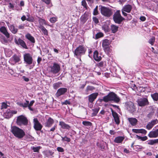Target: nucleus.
<instances>
[{
  "label": "nucleus",
  "mask_w": 158,
  "mask_h": 158,
  "mask_svg": "<svg viewBox=\"0 0 158 158\" xmlns=\"http://www.w3.org/2000/svg\"><path fill=\"white\" fill-rule=\"evenodd\" d=\"M0 31L7 38L10 37V34L5 27L3 26L0 27Z\"/></svg>",
  "instance_id": "412c9836"
},
{
  "label": "nucleus",
  "mask_w": 158,
  "mask_h": 158,
  "mask_svg": "<svg viewBox=\"0 0 158 158\" xmlns=\"http://www.w3.org/2000/svg\"><path fill=\"white\" fill-rule=\"evenodd\" d=\"M81 5L83 6L84 8H87V6L85 1V0H82L81 2Z\"/></svg>",
  "instance_id": "8fccbe9b"
},
{
  "label": "nucleus",
  "mask_w": 158,
  "mask_h": 158,
  "mask_svg": "<svg viewBox=\"0 0 158 158\" xmlns=\"http://www.w3.org/2000/svg\"><path fill=\"white\" fill-rule=\"evenodd\" d=\"M102 100L105 102L112 101L118 103L119 102L120 99L113 92H111L107 95L103 97Z\"/></svg>",
  "instance_id": "f257e3e1"
},
{
  "label": "nucleus",
  "mask_w": 158,
  "mask_h": 158,
  "mask_svg": "<svg viewBox=\"0 0 158 158\" xmlns=\"http://www.w3.org/2000/svg\"><path fill=\"white\" fill-rule=\"evenodd\" d=\"M54 123V121L53 119L51 117H49L46 123H45V126L48 127H51Z\"/></svg>",
  "instance_id": "5701e85b"
},
{
  "label": "nucleus",
  "mask_w": 158,
  "mask_h": 158,
  "mask_svg": "<svg viewBox=\"0 0 158 158\" xmlns=\"http://www.w3.org/2000/svg\"><path fill=\"white\" fill-rule=\"evenodd\" d=\"M28 119L25 116L21 115L17 117L16 123L18 125H27L28 124Z\"/></svg>",
  "instance_id": "7ed1b4c3"
},
{
  "label": "nucleus",
  "mask_w": 158,
  "mask_h": 158,
  "mask_svg": "<svg viewBox=\"0 0 158 158\" xmlns=\"http://www.w3.org/2000/svg\"><path fill=\"white\" fill-rule=\"evenodd\" d=\"M95 89V88L92 86H88L86 88V92H88L89 91Z\"/></svg>",
  "instance_id": "c03bdc74"
},
{
  "label": "nucleus",
  "mask_w": 158,
  "mask_h": 158,
  "mask_svg": "<svg viewBox=\"0 0 158 158\" xmlns=\"http://www.w3.org/2000/svg\"><path fill=\"white\" fill-rule=\"evenodd\" d=\"M128 120L132 126H135L137 123V120L135 118H129Z\"/></svg>",
  "instance_id": "b1692460"
},
{
  "label": "nucleus",
  "mask_w": 158,
  "mask_h": 158,
  "mask_svg": "<svg viewBox=\"0 0 158 158\" xmlns=\"http://www.w3.org/2000/svg\"><path fill=\"white\" fill-rule=\"evenodd\" d=\"M127 110L131 113H133L135 110L134 104L131 102H128L125 104Z\"/></svg>",
  "instance_id": "6e6552de"
},
{
  "label": "nucleus",
  "mask_w": 158,
  "mask_h": 158,
  "mask_svg": "<svg viewBox=\"0 0 158 158\" xmlns=\"http://www.w3.org/2000/svg\"><path fill=\"white\" fill-rule=\"evenodd\" d=\"M51 73L53 74L58 73L60 70V66L59 64L54 63L52 66L50 67Z\"/></svg>",
  "instance_id": "1a4fd4ad"
},
{
  "label": "nucleus",
  "mask_w": 158,
  "mask_h": 158,
  "mask_svg": "<svg viewBox=\"0 0 158 158\" xmlns=\"http://www.w3.org/2000/svg\"><path fill=\"white\" fill-rule=\"evenodd\" d=\"M140 19L142 21H144L146 20V18L144 16H141L140 18Z\"/></svg>",
  "instance_id": "0e129e2a"
},
{
  "label": "nucleus",
  "mask_w": 158,
  "mask_h": 158,
  "mask_svg": "<svg viewBox=\"0 0 158 158\" xmlns=\"http://www.w3.org/2000/svg\"><path fill=\"white\" fill-rule=\"evenodd\" d=\"M111 111L112 116L114 118L115 122L117 124L119 123V119L118 114L114 111L112 109H111Z\"/></svg>",
  "instance_id": "6ab92c4d"
},
{
  "label": "nucleus",
  "mask_w": 158,
  "mask_h": 158,
  "mask_svg": "<svg viewBox=\"0 0 158 158\" xmlns=\"http://www.w3.org/2000/svg\"><path fill=\"white\" fill-rule=\"evenodd\" d=\"M5 115L6 116V118H10L12 116L10 112V110H7L5 113Z\"/></svg>",
  "instance_id": "e433bc0d"
},
{
  "label": "nucleus",
  "mask_w": 158,
  "mask_h": 158,
  "mask_svg": "<svg viewBox=\"0 0 158 158\" xmlns=\"http://www.w3.org/2000/svg\"><path fill=\"white\" fill-rule=\"evenodd\" d=\"M100 11L102 15L108 17L110 16L112 14L110 9L105 6H101L100 8Z\"/></svg>",
  "instance_id": "423d86ee"
},
{
  "label": "nucleus",
  "mask_w": 158,
  "mask_h": 158,
  "mask_svg": "<svg viewBox=\"0 0 158 158\" xmlns=\"http://www.w3.org/2000/svg\"><path fill=\"white\" fill-rule=\"evenodd\" d=\"M148 136L150 138H156L158 136V129L154 130V129L150 132Z\"/></svg>",
  "instance_id": "f3484780"
},
{
  "label": "nucleus",
  "mask_w": 158,
  "mask_h": 158,
  "mask_svg": "<svg viewBox=\"0 0 158 158\" xmlns=\"http://www.w3.org/2000/svg\"><path fill=\"white\" fill-rule=\"evenodd\" d=\"M136 138L138 139H140L141 140L143 141H144L147 139L148 138L147 136H145L143 137H141L140 136H139L138 135H136Z\"/></svg>",
  "instance_id": "4c0bfd02"
},
{
  "label": "nucleus",
  "mask_w": 158,
  "mask_h": 158,
  "mask_svg": "<svg viewBox=\"0 0 158 158\" xmlns=\"http://www.w3.org/2000/svg\"><path fill=\"white\" fill-rule=\"evenodd\" d=\"M102 29L106 32H108L109 31L110 28L106 24H105L103 25L102 27Z\"/></svg>",
  "instance_id": "f704fd0d"
},
{
  "label": "nucleus",
  "mask_w": 158,
  "mask_h": 158,
  "mask_svg": "<svg viewBox=\"0 0 158 158\" xmlns=\"http://www.w3.org/2000/svg\"><path fill=\"white\" fill-rule=\"evenodd\" d=\"M126 16H127L126 20L127 21L130 20L132 19V16L130 14H127V15Z\"/></svg>",
  "instance_id": "5fc2aeb1"
},
{
  "label": "nucleus",
  "mask_w": 158,
  "mask_h": 158,
  "mask_svg": "<svg viewBox=\"0 0 158 158\" xmlns=\"http://www.w3.org/2000/svg\"><path fill=\"white\" fill-rule=\"evenodd\" d=\"M20 57L17 55L15 54L13 55L10 59V61L13 63H16L20 61Z\"/></svg>",
  "instance_id": "aec40b11"
},
{
  "label": "nucleus",
  "mask_w": 158,
  "mask_h": 158,
  "mask_svg": "<svg viewBox=\"0 0 158 158\" xmlns=\"http://www.w3.org/2000/svg\"><path fill=\"white\" fill-rule=\"evenodd\" d=\"M34 127L36 131H40L42 127V125L39 122L37 118L33 119Z\"/></svg>",
  "instance_id": "f8f14e48"
},
{
  "label": "nucleus",
  "mask_w": 158,
  "mask_h": 158,
  "mask_svg": "<svg viewBox=\"0 0 158 158\" xmlns=\"http://www.w3.org/2000/svg\"><path fill=\"white\" fill-rule=\"evenodd\" d=\"M0 40L1 42L3 44H5L7 43V41L6 39L3 36L0 39Z\"/></svg>",
  "instance_id": "09e8293b"
},
{
  "label": "nucleus",
  "mask_w": 158,
  "mask_h": 158,
  "mask_svg": "<svg viewBox=\"0 0 158 158\" xmlns=\"http://www.w3.org/2000/svg\"><path fill=\"white\" fill-rule=\"evenodd\" d=\"M15 42L16 44L17 45H20L23 48L27 49V47L25 42L20 38H19L18 40L16 39H15Z\"/></svg>",
  "instance_id": "4468645a"
},
{
  "label": "nucleus",
  "mask_w": 158,
  "mask_h": 158,
  "mask_svg": "<svg viewBox=\"0 0 158 158\" xmlns=\"http://www.w3.org/2000/svg\"><path fill=\"white\" fill-rule=\"evenodd\" d=\"M27 39H28L32 43L35 42V40L34 38L29 33L27 34L25 36Z\"/></svg>",
  "instance_id": "cd10ccee"
},
{
  "label": "nucleus",
  "mask_w": 158,
  "mask_h": 158,
  "mask_svg": "<svg viewBox=\"0 0 158 158\" xmlns=\"http://www.w3.org/2000/svg\"><path fill=\"white\" fill-rule=\"evenodd\" d=\"M110 44V41L107 39L103 40L102 43V46L105 51L109 50V45Z\"/></svg>",
  "instance_id": "2eb2a0df"
},
{
  "label": "nucleus",
  "mask_w": 158,
  "mask_h": 158,
  "mask_svg": "<svg viewBox=\"0 0 158 158\" xmlns=\"http://www.w3.org/2000/svg\"><path fill=\"white\" fill-rule=\"evenodd\" d=\"M118 27L114 25H112L110 26V29L113 33H116L118 30Z\"/></svg>",
  "instance_id": "2f4dec72"
},
{
  "label": "nucleus",
  "mask_w": 158,
  "mask_h": 158,
  "mask_svg": "<svg viewBox=\"0 0 158 158\" xmlns=\"http://www.w3.org/2000/svg\"><path fill=\"white\" fill-rule=\"evenodd\" d=\"M132 131L136 133H142L145 135L147 133V131L144 129H132Z\"/></svg>",
  "instance_id": "4be33fe9"
},
{
  "label": "nucleus",
  "mask_w": 158,
  "mask_h": 158,
  "mask_svg": "<svg viewBox=\"0 0 158 158\" xmlns=\"http://www.w3.org/2000/svg\"><path fill=\"white\" fill-rule=\"evenodd\" d=\"M153 114H154L153 112H151L150 113H149L147 115V117H148L149 118H150L152 117Z\"/></svg>",
  "instance_id": "13d9d810"
},
{
  "label": "nucleus",
  "mask_w": 158,
  "mask_h": 158,
  "mask_svg": "<svg viewBox=\"0 0 158 158\" xmlns=\"http://www.w3.org/2000/svg\"><path fill=\"white\" fill-rule=\"evenodd\" d=\"M59 125L63 129H69L70 128V127L69 125L66 124L63 121L59 122Z\"/></svg>",
  "instance_id": "393cba45"
},
{
  "label": "nucleus",
  "mask_w": 158,
  "mask_h": 158,
  "mask_svg": "<svg viewBox=\"0 0 158 158\" xmlns=\"http://www.w3.org/2000/svg\"><path fill=\"white\" fill-rule=\"evenodd\" d=\"M82 124L85 126H90L92 125V123L90 122L87 121H83Z\"/></svg>",
  "instance_id": "37998d69"
},
{
  "label": "nucleus",
  "mask_w": 158,
  "mask_h": 158,
  "mask_svg": "<svg viewBox=\"0 0 158 158\" xmlns=\"http://www.w3.org/2000/svg\"><path fill=\"white\" fill-rule=\"evenodd\" d=\"M31 148V149L33 150L34 152H38L41 147L40 146H38L36 147H32Z\"/></svg>",
  "instance_id": "ea45409f"
},
{
  "label": "nucleus",
  "mask_w": 158,
  "mask_h": 158,
  "mask_svg": "<svg viewBox=\"0 0 158 158\" xmlns=\"http://www.w3.org/2000/svg\"><path fill=\"white\" fill-rule=\"evenodd\" d=\"M158 121L157 119L152 120L151 122L148 123L146 125V128L148 130H150L155 125L158 123Z\"/></svg>",
  "instance_id": "dca6fc26"
},
{
  "label": "nucleus",
  "mask_w": 158,
  "mask_h": 158,
  "mask_svg": "<svg viewBox=\"0 0 158 158\" xmlns=\"http://www.w3.org/2000/svg\"><path fill=\"white\" fill-rule=\"evenodd\" d=\"M98 14V6H96L95 8L94 9L93 12V14L94 15H97Z\"/></svg>",
  "instance_id": "79ce46f5"
},
{
  "label": "nucleus",
  "mask_w": 158,
  "mask_h": 158,
  "mask_svg": "<svg viewBox=\"0 0 158 158\" xmlns=\"http://www.w3.org/2000/svg\"><path fill=\"white\" fill-rule=\"evenodd\" d=\"M44 155L47 157L50 156H52L54 153V152L50 150H46L43 152Z\"/></svg>",
  "instance_id": "c756f323"
},
{
  "label": "nucleus",
  "mask_w": 158,
  "mask_h": 158,
  "mask_svg": "<svg viewBox=\"0 0 158 158\" xmlns=\"http://www.w3.org/2000/svg\"><path fill=\"white\" fill-rule=\"evenodd\" d=\"M8 7L9 8L12 9V10L14 9V6L11 3H9Z\"/></svg>",
  "instance_id": "4d7b16f0"
},
{
  "label": "nucleus",
  "mask_w": 158,
  "mask_h": 158,
  "mask_svg": "<svg viewBox=\"0 0 158 158\" xmlns=\"http://www.w3.org/2000/svg\"><path fill=\"white\" fill-rule=\"evenodd\" d=\"M57 18L56 17L51 18L50 19L49 21L52 23H55L57 21Z\"/></svg>",
  "instance_id": "de8ad7c7"
},
{
  "label": "nucleus",
  "mask_w": 158,
  "mask_h": 158,
  "mask_svg": "<svg viewBox=\"0 0 158 158\" xmlns=\"http://www.w3.org/2000/svg\"><path fill=\"white\" fill-rule=\"evenodd\" d=\"M9 29L10 31L14 34H15L18 31V29L15 28L13 25H11L9 27Z\"/></svg>",
  "instance_id": "c85d7f7f"
},
{
  "label": "nucleus",
  "mask_w": 158,
  "mask_h": 158,
  "mask_svg": "<svg viewBox=\"0 0 158 158\" xmlns=\"http://www.w3.org/2000/svg\"><path fill=\"white\" fill-rule=\"evenodd\" d=\"M38 21L40 24V26H43V25H47V23L46 21L44 19L39 17Z\"/></svg>",
  "instance_id": "7c9ffc66"
},
{
  "label": "nucleus",
  "mask_w": 158,
  "mask_h": 158,
  "mask_svg": "<svg viewBox=\"0 0 158 158\" xmlns=\"http://www.w3.org/2000/svg\"><path fill=\"white\" fill-rule=\"evenodd\" d=\"M93 112L92 113L93 115V116H96L99 110V109L98 108H95L93 110Z\"/></svg>",
  "instance_id": "a18cd8bd"
},
{
  "label": "nucleus",
  "mask_w": 158,
  "mask_h": 158,
  "mask_svg": "<svg viewBox=\"0 0 158 158\" xmlns=\"http://www.w3.org/2000/svg\"><path fill=\"white\" fill-rule=\"evenodd\" d=\"M34 102V100H32L29 103H28V106H32Z\"/></svg>",
  "instance_id": "338daca9"
},
{
  "label": "nucleus",
  "mask_w": 158,
  "mask_h": 158,
  "mask_svg": "<svg viewBox=\"0 0 158 158\" xmlns=\"http://www.w3.org/2000/svg\"><path fill=\"white\" fill-rule=\"evenodd\" d=\"M93 57L94 59L97 61H99L101 59V57L98 56V52L97 51H95L94 53Z\"/></svg>",
  "instance_id": "a878e982"
},
{
  "label": "nucleus",
  "mask_w": 158,
  "mask_h": 158,
  "mask_svg": "<svg viewBox=\"0 0 158 158\" xmlns=\"http://www.w3.org/2000/svg\"><path fill=\"white\" fill-rule=\"evenodd\" d=\"M98 94V93H95L89 95L88 96L89 102L92 103L96 99Z\"/></svg>",
  "instance_id": "a211bd4d"
},
{
  "label": "nucleus",
  "mask_w": 158,
  "mask_h": 158,
  "mask_svg": "<svg viewBox=\"0 0 158 158\" xmlns=\"http://www.w3.org/2000/svg\"><path fill=\"white\" fill-rule=\"evenodd\" d=\"M124 138L121 136H118L115 138L114 141L117 143H120L123 140Z\"/></svg>",
  "instance_id": "bb28decb"
},
{
  "label": "nucleus",
  "mask_w": 158,
  "mask_h": 158,
  "mask_svg": "<svg viewBox=\"0 0 158 158\" xmlns=\"http://www.w3.org/2000/svg\"><path fill=\"white\" fill-rule=\"evenodd\" d=\"M62 104L64 105H70V102L69 100H66L64 102H62Z\"/></svg>",
  "instance_id": "bf43d9fd"
},
{
  "label": "nucleus",
  "mask_w": 158,
  "mask_h": 158,
  "mask_svg": "<svg viewBox=\"0 0 158 158\" xmlns=\"http://www.w3.org/2000/svg\"><path fill=\"white\" fill-rule=\"evenodd\" d=\"M113 19L116 23L119 24L121 23L122 21L125 20V19L121 16L119 10H117L114 13L113 15Z\"/></svg>",
  "instance_id": "20e7f679"
},
{
  "label": "nucleus",
  "mask_w": 158,
  "mask_h": 158,
  "mask_svg": "<svg viewBox=\"0 0 158 158\" xmlns=\"http://www.w3.org/2000/svg\"><path fill=\"white\" fill-rule=\"evenodd\" d=\"M86 51L85 48L83 46L80 45L75 49L74 54L75 56L80 57L81 55L85 54Z\"/></svg>",
  "instance_id": "39448f33"
},
{
  "label": "nucleus",
  "mask_w": 158,
  "mask_h": 158,
  "mask_svg": "<svg viewBox=\"0 0 158 158\" xmlns=\"http://www.w3.org/2000/svg\"><path fill=\"white\" fill-rule=\"evenodd\" d=\"M24 61L29 65L31 64L33 62V59L31 55L29 53H25L23 55Z\"/></svg>",
  "instance_id": "9b49d317"
},
{
  "label": "nucleus",
  "mask_w": 158,
  "mask_h": 158,
  "mask_svg": "<svg viewBox=\"0 0 158 158\" xmlns=\"http://www.w3.org/2000/svg\"><path fill=\"white\" fill-rule=\"evenodd\" d=\"M44 2L46 3L47 4H48L50 3V0H42Z\"/></svg>",
  "instance_id": "774afa93"
},
{
  "label": "nucleus",
  "mask_w": 158,
  "mask_h": 158,
  "mask_svg": "<svg viewBox=\"0 0 158 158\" xmlns=\"http://www.w3.org/2000/svg\"><path fill=\"white\" fill-rule=\"evenodd\" d=\"M10 112H11L12 116H13V114H16L17 113V111L15 110H10Z\"/></svg>",
  "instance_id": "e2e57ef3"
},
{
  "label": "nucleus",
  "mask_w": 158,
  "mask_h": 158,
  "mask_svg": "<svg viewBox=\"0 0 158 158\" xmlns=\"http://www.w3.org/2000/svg\"><path fill=\"white\" fill-rule=\"evenodd\" d=\"M155 37L152 36L149 39L148 41V43L151 44L152 45H153L155 41Z\"/></svg>",
  "instance_id": "a19ab883"
},
{
  "label": "nucleus",
  "mask_w": 158,
  "mask_h": 158,
  "mask_svg": "<svg viewBox=\"0 0 158 158\" xmlns=\"http://www.w3.org/2000/svg\"><path fill=\"white\" fill-rule=\"evenodd\" d=\"M132 8V6L131 5L127 4L125 5L121 10L122 14L124 16H126L127 15V14L125 12L129 13L131 12Z\"/></svg>",
  "instance_id": "0eeeda50"
},
{
  "label": "nucleus",
  "mask_w": 158,
  "mask_h": 158,
  "mask_svg": "<svg viewBox=\"0 0 158 158\" xmlns=\"http://www.w3.org/2000/svg\"><path fill=\"white\" fill-rule=\"evenodd\" d=\"M67 89L66 88H60L58 89L56 94V96L58 97L64 94L67 92Z\"/></svg>",
  "instance_id": "ddd939ff"
},
{
  "label": "nucleus",
  "mask_w": 158,
  "mask_h": 158,
  "mask_svg": "<svg viewBox=\"0 0 158 158\" xmlns=\"http://www.w3.org/2000/svg\"><path fill=\"white\" fill-rule=\"evenodd\" d=\"M29 102L28 101H26V102L24 103H23V107H27L28 106V105Z\"/></svg>",
  "instance_id": "603ef678"
},
{
  "label": "nucleus",
  "mask_w": 158,
  "mask_h": 158,
  "mask_svg": "<svg viewBox=\"0 0 158 158\" xmlns=\"http://www.w3.org/2000/svg\"><path fill=\"white\" fill-rule=\"evenodd\" d=\"M139 106H144L149 104L148 99L146 98H139L137 101Z\"/></svg>",
  "instance_id": "9d476101"
},
{
  "label": "nucleus",
  "mask_w": 158,
  "mask_h": 158,
  "mask_svg": "<svg viewBox=\"0 0 158 158\" xmlns=\"http://www.w3.org/2000/svg\"><path fill=\"white\" fill-rule=\"evenodd\" d=\"M147 143L148 144L150 145H153L155 144V142L154 139H150L147 141Z\"/></svg>",
  "instance_id": "49530a36"
},
{
  "label": "nucleus",
  "mask_w": 158,
  "mask_h": 158,
  "mask_svg": "<svg viewBox=\"0 0 158 158\" xmlns=\"http://www.w3.org/2000/svg\"><path fill=\"white\" fill-rule=\"evenodd\" d=\"M39 28L43 32L44 34L46 35H48V32L47 29L43 26H40Z\"/></svg>",
  "instance_id": "473e14b6"
},
{
  "label": "nucleus",
  "mask_w": 158,
  "mask_h": 158,
  "mask_svg": "<svg viewBox=\"0 0 158 158\" xmlns=\"http://www.w3.org/2000/svg\"><path fill=\"white\" fill-rule=\"evenodd\" d=\"M93 21L96 23H99V20L96 17H93Z\"/></svg>",
  "instance_id": "864d4df0"
},
{
  "label": "nucleus",
  "mask_w": 158,
  "mask_h": 158,
  "mask_svg": "<svg viewBox=\"0 0 158 158\" xmlns=\"http://www.w3.org/2000/svg\"><path fill=\"white\" fill-rule=\"evenodd\" d=\"M57 125H55L52 128L50 131H54L56 129V127Z\"/></svg>",
  "instance_id": "052dcab7"
},
{
  "label": "nucleus",
  "mask_w": 158,
  "mask_h": 158,
  "mask_svg": "<svg viewBox=\"0 0 158 158\" xmlns=\"http://www.w3.org/2000/svg\"><path fill=\"white\" fill-rule=\"evenodd\" d=\"M61 84L62 83L60 82L55 83L53 84V88L54 89H56L60 87Z\"/></svg>",
  "instance_id": "c9c22d12"
},
{
  "label": "nucleus",
  "mask_w": 158,
  "mask_h": 158,
  "mask_svg": "<svg viewBox=\"0 0 158 158\" xmlns=\"http://www.w3.org/2000/svg\"><path fill=\"white\" fill-rule=\"evenodd\" d=\"M11 132L15 136L19 139L23 138L25 135L23 130L16 126L11 127Z\"/></svg>",
  "instance_id": "f03ea898"
},
{
  "label": "nucleus",
  "mask_w": 158,
  "mask_h": 158,
  "mask_svg": "<svg viewBox=\"0 0 158 158\" xmlns=\"http://www.w3.org/2000/svg\"><path fill=\"white\" fill-rule=\"evenodd\" d=\"M7 105L6 103L3 102L2 103L1 106V109H6L7 108Z\"/></svg>",
  "instance_id": "3c124183"
},
{
  "label": "nucleus",
  "mask_w": 158,
  "mask_h": 158,
  "mask_svg": "<svg viewBox=\"0 0 158 158\" xmlns=\"http://www.w3.org/2000/svg\"><path fill=\"white\" fill-rule=\"evenodd\" d=\"M103 36V34L101 32H99L96 34L95 35V39H97Z\"/></svg>",
  "instance_id": "58836bf2"
},
{
  "label": "nucleus",
  "mask_w": 158,
  "mask_h": 158,
  "mask_svg": "<svg viewBox=\"0 0 158 158\" xmlns=\"http://www.w3.org/2000/svg\"><path fill=\"white\" fill-rule=\"evenodd\" d=\"M64 138V141H66L67 142H69L70 141V139L69 138H68L66 136H65Z\"/></svg>",
  "instance_id": "69168bd1"
},
{
  "label": "nucleus",
  "mask_w": 158,
  "mask_h": 158,
  "mask_svg": "<svg viewBox=\"0 0 158 158\" xmlns=\"http://www.w3.org/2000/svg\"><path fill=\"white\" fill-rule=\"evenodd\" d=\"M57 150L59 152H63L64 151L63 148L60 147H58L57 148Z\"/></svg>",
  "instance_id": "6e6d98bb"
},
{
  "label": "nucleus",
  "mask_w": 158,
  "mask_h": 158,
  "mask_svg": "<svg viewBox=\"0 0 158 158\" xmlns=\"http://www.w3.org/2000/svg\"><path fill=\"white\" fill-rule=\"evenodd\" d=\"M104 63L103 61H101L98 64V66L99 67H102Z\"/></svg>",
  "instance_id": "680f3d73"
},
{
  "label": "nucleus",
  "mask_w": 158,
  "mask_h": 158,
  "mask_svg": "<svg viewBox=\"0 0 158 158\" xmlns=\"http://www.w3.org/2000/svg\"><path fill=\"white\" fill-rule=\"evenodd\" d=\"M151 96L154 101H157L158 100V93H156L151 94Z\"/></svg>",
  "instance_id": "72a5a7b5"
}]
</instances>
